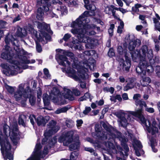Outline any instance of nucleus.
<instances>
[{"mask_svg": "<svg viewBox=\"0 0 160 160\" xmlns=\"http://www.w3.org/2000/svg\"><path fill=\"white\" fill-rule=\"evenodd\" d=\"M103 128L106 130V132L101 131L102 128L98 125H96L95 130L96 135L98 139L104 140L107 139H110L117 138L121 141V144L124 150V153L121 147L119 146H117V149L114 147L112 143L110 142L105 143L107 147L109 148L108 152L112 158H116L117 160H126L125 158L128 155L129 148L126 144L127 139L122 136L121 133L119 132L116 131L111 126L103 123L102 124Z\"/></svg>", "mask_w": 160, "mask_h": 160, "instance_id": "nucleus-1", "label": "nucleus"}, {"mask_svg": "<svg viewBox=\"0 0 160 160\" xmlns=\"http://www.w3.org/2000/svg\"><path fill=\"white\" fill-rule=\"evenodd\" d=\"M16 52L17 56L13 55L11 48L7 45L5 46L4 52L1 54L2 58L6 59L12 64L10 67L5 64H1L2 67L4 69L3 72L7 75H15L18 73H21L22 72V69L29 68L28 66L25 64L33 63L35 62V60L32 59L30 61L23 56L26 55L27 52L23 49H19Z\"/></svg>", "mask_w": 160, "mask_h": 160, "instance_id": "nucleus-2", "label": "nucleus"}, {"mask_svg": "<svg viewBox=\"0 0 160 160\" xmlns=\"http://www.w3.org/2000/svg\"><path fill=\"white\" fill-rule=\"evenodd\" d=\"M89 15V12L85 11L78 18L72 22L70 26L72 28L71 30V32L77 36L79 41L85 43L86 48H92L96 42L97 40L86 36V34L93 35L96 33L93 30H90L95 28V25H90L88 24L90 22Z\"/></svg>", "mask_w": 160, "mask_h": 160, "instance_id": "nucleus-3", "label": "nucleus"}, {"mask_svg": "<svg viewBox=\"0 0 160 160\" xmlns=\"http://www.w3.org/2000/svg\"><path fill=\"white\" fill-rule=\"evenodd\" d=\"M135 103L137 106H139L140 108L136 111H130L132 115L139 119L142 124L149 133L154 135L158 132V129L157 127L156 122L154 118H151L146 120L142 114L143 107H146L147 105L145 101L142 100H137Z\"/></svg>", "mask_w": 160, "mask_h": 160, "instance_id": "nucleus-4", "label": "nucleus"}, {"mask_svg": "<svg viewBox=\"0 0 160 160\" xmlns=\"http://www.w3.org/2000/svg\"><path fill=\"white\" fill-rule=\"evenodd\" d=\"M25 83H21L18 87L17 91L14 92V97L17 101H20L23 105L26 102L29 98L30 103L32 105H33L36 101V98L31 96V90L29 87L25 88Z\"/></svg>", "mask_w": 160, "mask_h": 160, "instance_id": "nucleus-5", "label": "nucleus"}, {"mask_svg": "<svg viewBox=\"0 0 160 160\" xmlns=\"http://www.w3.org/2000/svg\"><path fill=\"white\" fill-rule=\"evenodd\" d=\"M88 62V63H84V67L82 68L81 70L78 71V73H77L73 68H65L66 72L67 75L76 81L79 80L80 78L85 79L87 76V74L86 72L88 71V68L91 70H93L95 66V60L93 59H89Z\"/></svg>", "mask_w": 160, "mask_h": 160, "instance_id": "nucleus-6", "label": "nucleus"}, {"mask_svg": "<svg viewBox=\"0 0 160 160\" xmlns=\"http://www.w3.org/2000/svg\"><path fill=\"white\" fill-rule=\"evenodd\" d=\"M76 132L75 131H70L65 132L59 138L58 141L62 142L64 146H68L70 143H72L69 146L71 151L77 149L80 146L78 138L77 137L76 140H73V136Z\"/></svg>", "mask_w": 160, "mask_h": 160, "instance_id": "nucleus-7", "label": "nucleus"}, {"mask_svg": "<svg viewBox=\"0 0 160 160\" xmlns=\"http://www.w3.org/2000/svg\"><path fill=\"white\" fill-rule=\"evenodd\" d=\"M0 144L1 150L4 158L9 160H13V155L10 152L11 147L7 138L6 137L4 139L0 137Z\"/></svg>", "mask_w": 160, "mask_h": 160, "instance_id": "nucleus-8", "label": "nucleus"}, {"mask_svg": "<svg viewBox=\"0 0 160 160\" xmlns=\"http://www.w3.org/2000/svg\"><path fill=\"white\" fill-rule=\"evenodd\" d=\"M132 58L136 59L139 57L140 60H145V58L147 56L148 58L152 57V50H148V47L146 45L143 46L139 53L138 51H133L131 53Z\"/></svg>", "mask_w": 160, "mask_h": 160, "instance_id": "nucleus-9", "label": "nucleus"}, {"mask_svg": "<svg viewBox=\"0 0 160 160\" xmlns=\"http://www.w3.org/2000/svg\"><path fill=\"white\" fill-rule=\"evenodd\" d=\"M131 111H126V112L123 111H120L116 112L115 115L119 118V125L125 127L132 121V115L130 113Z\"/></svg>", "mask_w": 160, "mask_h": 160, "instance_id": "nucleus-10", "label": "nucleus"}, {"mask_svg": "<svg viewBox=\"0 0 160 160\" xmlns=\"http://www.w3.org/2000/svg\"><path fill=\"white\" fill-rule=\"evenodd\" d=\"M59 127L56 125V122L52 120L49 123V127L46 130L44 135L45 138L42 141V144H45L48 140V137L57 132L59 129Z\"/></svg>", "mask_w": 160, "mask_h": 160, "instance_id": "nucleus-11", "label": "nucleus"}, {"mask_svg": "<svg viewBox=\"0 0 160 160\" xmlns=\"http://www.w3.org/2000/svg\"><path fill=\"white\" fill-rule=\"evenodd\" d=\"M41 146L40 144H36L33 153L30 158L27 160H40L48 154V149L47 147L44 148L43 152H41L40 149Z\"/></svg>", "mask_w": 160, "mask_h": 160, "instance_id": "nucleus-12", "label": "nucleus"}, {"mask_svg": "<svg viewBox=\"0 0 160 160\" xmlns=\"http://www.w3.org/2000/svg\"><path fill=\"white\" fill-rule=\"evenodd\" d=\"M51 98L53 102L59 105H62L66 103L62 98V94L59 90L56 88H53L50 95Z\"/></svg>", "mask_w": 160, "mask_h": 160, "instance_id": "nucleus-13", "label": "nucleus"}, {"mask_svg": "<svg viewBox=\"0 0 160 160\" xmlns=\"http://www.w3.org/2000/svg\"><path fill=\"white\" fill-rule=\"evenodd\" d=\"M59 52L64 54L60 55L59 56L58 62L59 64L65 67H68L69 66L70 62L65 56L72 57H73V54L72 52L61 49L59 50Z\"/></svg>", "mask_w": 160, "mask_h": 160, "instance_id": "nucleus-14", "label": "nucleus"}, {"mask_svg": "<svg viewBox=\"0 0 160 160\" xmlns=\"http://www.w3.org/2000/svg\"><path fill=\"white\" fill-rule=\"evenodd\" d=\"M8 126L5 125L4 127L3 131L6 134V137L9 135L12 141L15 144L17 142V140L19 138V135L17 128L15 127L12 131L8 129L7 130L6 129L9 128Z\"/></svg>", "mask_w": 160, "mask_h": 160, "instance_id": "nucleus-15", "label": "nucleus"}, {"mask_svg": "<svg viewBox=\"0 0 160 160\" xmlns=\"http://www.w3.org/2000/svg\"><path fill=\"white\" fill-rule=\"evenodd\" d=\"M37 24L38 27L40 32V34L42 36L41 37V40L44 38L46 39H49L50 38V36L45 31L48 28V25L43 22L42 23L38 22Z\"/></svg>", "mask_w": 160, "mask_h": 160, "instance_id": "nucleus-16", "label": "nucleus"}, {"mask_svg": "<svg viewBox=\"0 0 160 160\" xmlns=\"http://www.w3.org/2000/svg\"><path fill=\"white\" fill-rule=\"evenodd\" d=\"M146 66L147 61L140 60L139 65L136 68V70L137 73L140 74L141 77H142L146 74L145 69Z\"/></svg>", "mask_w": 160, "mask_h": 160, "instance_id": "nucleus-17", "label": "nucleus"}, {"mask_svg": "<svg viewBox=\"0 0 160 160\" xmlns=\"http://www.w3.org/2000/svg\"><path fill=\"white\" fill-rule=\"evenodd\" d=\"M26 29L29 32V33L31 34L33 38L34 39H37L39 41L41 40V37L42 36L40 33H38V34L37 32L34 29L32 25L28 24Z\"/></svg>", "mask_w": 160, "mask_h": 160, "instance_id": "nucleus-18", "label": "nucleus"}, {"mask_svg": "<svg viewBox=\"0 0 160 160\" xmlns=\"http://www.w3.org/2000/svg\"><path fill=\"white\" fill-rule=\"evenodd\" d=\"M136 155L139 157L144 153V151L141 149L142 146L140 142L138 140H134L133 144Z\"/></svg>", "mask_w": 160, "mask_h": 160, "instance_id": "nucleus-19", "label": "nucleus"}, {"mask_svg": "<svg viewBox=\"0 0 160 160\" xmlns=\"http://www.w3.org/2000/svg\"><path fill=\"white\" fill-rule=\"evenodd\" d=\"M124 53H125V60L124 61L123 59H120V62L123 64L122 68L123 70L128 71L129 70L131 66V61L130 59L127 56V54L125 53V51Z\"/></svg>", "mask_w": 160, "mask_h": 160, "instance_id": "nucleus-20", "label": "nucleus"}, {"mask_svg": "<svg viewBox=\"0 0 160 160\" xmlns=\"http://www.w3.org/2000/svg\"><path fill=\"white\" fill-rule=\"evenodd\" d=\"M49 0H41L40 1H37V5L40 6L44 9V10L46 12L48 11L50 9V4L48 3Z\"/></svg>", "mask_w": 160, "mask_h": 160, "instance_id": "nucleus-21", "label": "nucleus"}, {"mask_svg": "<svg viewBox=\"0 0 160 160\" xmlns=\"http://www.w3.org/2000/svg\"><path fill=\"white\" fill-rule=\"evenodd\" d=\"M62 98H64L68 99L70 100H72L73 99V98L72 96V92L69 89L67 88H63V91L62 92Z\"/></svg>", "mask_w": 160, "mask_h": 160, "instance_id": "nucleus-22", "label": "nucleus"}, {"mask_svg": "<svg viewBox=\"0 0 160 160\" xmlns=\"http://www.w3.org/2000/svg\"><path fill=\"white\" fill-rule=\"evenodd\" d=\"M141 44V42L139 39H136L134 41H130L128 48L130 51L134 50L136 47H138Z\"/></svg>", "mask_w": 160, "mask_h": 160, "instance_id": "nucleus-23", "label": "nucleus"}, {"mask_svg": "<svg viewBox=\"0 0 160 160\" xmlns=\"http://www.w3.org/2000/svg\"><path fill=\"white\" fill-rule=\"evenodd\" d=\"M49 119V117L46 116L43 118L42 116L38 117L37 119V122L38 125L44 126Z\"/></svg>", "mask_w": 160, "mask_h": 160, "instance_id": "nucleus-24", "label": "nucleus"}, {"mask_svg": "<svg viewBox=\"0 0 160 160\" xmlns=\"http://www.w3.org/2000/svg\"><path fill=\"white\" fill-rule=\"evenodd\" d=\"M58 8H57L58 11H60L62 15L66 14L68 12L67 9L66 7L63 4H62V3L59 1L58 3Z\"/></svg>", "mask_w": 160, "mask_h": 160, "instance_id": "nucleus-25", "label": "nucleus"}, {"mask_svg": "<svg viewBox=\"0 0 160 160\" xmlns=\"http://www.w3.org/2000/svg\"><path fill=\"white\" fill-rule=\"evenodd\" d=\"M16 34L19 37H22L27 35V32L26 28L23 29L20 27H18L17 28Z\"/></svg>", "mask_w": 160, "mask_h": 160, "instance_id": "nucleus-26", "label": "nucleus"}, {"mask_svg": "<svg viewBox=\"0 0 160 160\" xmlns=\"http://www.w3.org/2000/svg\"><path fill=\"white\" fill-rule=\"evenodd\" d=\"M43 8L40 7L38 8L37 10V13L36 14V18L39 20H42L43 18L44 13L43 12Z\"/></svg>", "mask_w": 160, "mask_h": 160, "instance_id": "nucleus-27", "label": "nucleus"}, {"mask_svg": "<svg viewBox=\"0 0 160 160\" xmlns=\"http://www.w3.org/2000/svg\"><path fill=\"white\" fill-rule=\"evenodd\" d=\"M70 108L69 106L64 107L61 108H59L55 111V113L57 114H59L61 113H65Z\"/></svg>", "mask_w": 160, "mask_h": 160, "instance_id": "nucleus-28", "label": "nucleus"}, {"mask_svg": "<svg viewBox=\"0 0 160 160\" xmlns=\"http://www.w3.org/2000/svg\"><path fill=\"white\" fill-rule=\"evenodd\" d=\"M150 78L148 77H145L143 78L140 81L141 85L143 87L146 86L151 82Z\"/></svg>", "mask_w": 160, "mask_h": 160, "instance_id": "nucleus-29", "label": "nucleus"}, {"mask_svg": "<svg viewBox=\"0 0 160 160\" xmlns=\"http://www.w3.org/2000/svg\"><path fill=\"white\" fill-rule=\"evenodd\" d=\"M135 85V83L133 79L130 80L127 85L124 88L123 90L124 91H127L129 89L133 88Z\"/></svg>", "mask_w": 160, "mask_h": 160, "instance_id": "nucleus-30", "label": "nucleus"}, {"mask_svg": "<svg viewBox=\"0 0 160 160\" xmlns=\"http://www.w3.org/2000/svg\"><path fill=\"white\" fill-rule=\"evenodd\" d=\"M48 95L46 93L43 94V99L44 103L45 106H48L49 104V100Z\"/></svg>", "mask_w": 160, "mask_h": 160, "instance_id": "nucleus-31", "label": "nucleus"}, {"mask_svg": "<svg viewBox=\"0 0 160 160\" xmlns=\"http://www.w3.org/2000/svg\"><path fill=\"white\" fill-rule=\"evenodd\" d=\"M124 23L123 21H121L120 25L118 26L117 30V32L118 33L121 34L122 32V30L124 27Z\"/></svg>", "mask_w": 160, "mask_h": 160, "instance_id": "nucleus-32", "label": "nucleus"}, {"mask_svg": "<svg viewBox=\"0 0 160 160\" xmlns=\"http://www.w3.org/2000/svg\"><path fill=\"white\" fill-rule=\"evenodd\" d=\"M114 6L112 5L110 6H107L105 8L104 11L106 13L108 14H110L111 13V12L113 10V7Z\"/></svg>", "mask_w": 160, "mask_h": 160, "instance_id": "nucleus-33", "label": "nucleus"}, {"mask_svg": "<svg viewBox=\"0 0 160 160\" xmlns=\"http://www.w3.org/2000/svg\"><path fill=\"white\" fill-rule=\"evenodd\" d=\"M96 52L95 51L93 50H91L89 51H87L84 52L83 54L85 56H89L93 55L95 54Z\"/></svg>", "mask_w": 160, "mask_h": 160, "instance_id": "nucleus-34", "label": "nucleus"}, {"mask_svg": "<svg viewBox=\"0 0 160 160\" xmlns=\"http://www.w3.org/2000/svg\"><path fill=\"white\" fill-rule=\"evenodd\" d=\"M90 98V95L89 93L87 92L85 94L84 96L79 99V101H82L83 100H86Z\"/></svg>", "mask_w": 160, "mask_h": 160, "instance_id": "nucleus-35", "label": "nucleus"}, {"mask_svg": "<svg viewBox=\"0 0 160 160\" xmlns=\"http://www.w3.org/2000/svg\"><path fill=\"white\" fill-rule=\"evenodd\" d=\"M85 8L88 10L91 11H94L96 10V7L93 4H90L88 5H86Z\"/></svg>", "mask_w": 160, "mask_h": 160, "instance_id": "nucleus-36", "label": "nucleus"}, {"mask_svg": "<svg viewBox=\"0 0 160 160\" xmlns=\"http://www.w3.org/2000/svg\"><path fill=\"white\" fill-rule=\"evenodd\" d=\"M145 71L146 72V71L148 72H151L153 71V69L152 67L148 65L147 62V66L145 68Z\"/></svg>", "mask_w": 160, "mask_h": 160, "instance_id": "nucleus-37", "label": "nucleus"}, {"mask_svg": "<svg viewBox=\"0 0 160 160\" xmlns=\"http://www.w3.org/2000/svg\"><path fill=\"white\" fill-rule=\"evenodd\" d=\"M5 87L7 90L10 93H12L14 91V89L12 87L8 85L6 83H5Z\"/></svg>", "mask_w": 160, "mask_h": 160, "instance_id": "nucleus-38", "label": "nucleus"}, {"mask_svg": "<svg viewBox=\"0 0 160 160\" xmlns=\"http://www.w3.org/2000/svg\"><path fill=\"white\" fill-rule=\"evenodd\" d=\"M78 155V153L76 152H72L70 156V159L71 160H74L76 159L77 158Z\"/></svg>", "mask_w": 160, "mask_h": 160, "instance_id": "nucleus-39", "label": "nucleus"}, {"mask_svg": "<svg viewBox=\"0 0 160 160\" xmlns=\"http://www.w3.org/2000/svg\"><path fill=\"white\" fill-rule=\"evenodd\" d=\"M73 47L75 49H78L81 51L83 49V47L80 44H78L77 45H75L73 46Z\"/></svg>", "mask_w": 160, "mask_h": 160, "instance_id": "nucleus-40", "label": "nucleus"}, {"mask_svg": "<svg viewBox=\"0 0 160 160\" xmlns=\"http://www.w3.org/2000/svg\"><path fill=\"white\" fill-rule=\"evenodd\" d=\"M104 90L108 92H110L112 94L114 91V89L113 88L111 87L110 88L106 87L104 88Z\"/></svg>", "mask_w": 160, "mask_h": 160, "instance_id": "nucleus-41", "label": "nucleus"}, {"mask_svg": "<svg viewBox=\"0 0 160 160\" xmlns=\"http://www.w3.org/2000/svg\"><path fill=\"white\" fill-rule=\"evenodd\" d=\"M57 139L56 137H54L48 143V144L50 147L53 145L57 142Z\"/></svg>", "mask_w": 160, "mask_h": 160, "instance_id": "nucleus-42", "label": "nucleus"}, {"mask_svg": "<svg viewBox=\"0 0 160 160\" xmlns=\"http://www.w3.org/2000/svg\"><path fill=\"white\" fill-rule=\"evenodd\" d=\"M44 74L47 78H49L51 76L50 75L49 73L48 70L46 68H44L43 69Z\"/></svg>", "mask_w": 160, "mask_h": 160, "instance_id": "nucleus-43", "label": "nucleus"}, {"mask_svg": "<svg viewBox=\"0 0 160 160\" xmlns=\"http://www.w3.org/2000/svg\"><path fill=\"white\" fill-rule=\"evenodd\" d=\"M29 119L30 122L32 125H34L35 120L37 122V119H36L34 115H30L29 117Z\"/></svg>", "mask_w": 160, "mask_h": 160, "instance_id": "nucleus-44", "label": "nucleus"}, {"mask_svg": "<svg viewBox=\"0 0 160 160\" xmlns=\"http://www.w3.org/2000/svg\"><path fill=\"white\" fill-rule=\"evenodd\" d=\"M22 116H20L19 118L18 123L19 124L22 125L23 126H25V123L23 119H22Z\"/></svg>", "mask_w": 160, "mask_h": 160, "instance_id": "nucleus-45", "label": "nucleus"}, {"mask_svg": "<svg viewBox=\"0 0 160 160\" xmlns=\"http://www.w3.org/2000/svg\"><path fill=\"white\" fill-rule=\"evenodd\" d=\"M141 95L137 93L134 94L133 99L134 100L135 102H136V101L137 100H140V99H139V98H141Z\"/></svg>", "mask_w": 160, "mask_h": 160, "instance_id": "nucleus-46", "label": "nucleus"}, {"mask_svg": "<svg viewBox=\"0 0 160 160\" xmlns=\"http://www.w3.org/2000/svg\"><path fill=\"white\" fill-rule=\"evenodd\" d=\"M36 49L37 51L39 52L42 51V48L41 47V46L40 45V44L38 43V42H36Z\"/></svg>", "mask_w": 160, "mask_h": 160, "instance_id": "nucleus-47", "label": "nucleus"}, {"mask_svg": "<svg viewBox=\"0 0 160 160\" xmlns=\"http://www.w3.org/2000/svg\"><path fill=\"white\" fill-rule=\"evenodd\" d=\"M91 109L90 107H86L85 110L83 111V113L86 115L91 110Z\"/></svg>", "mask_w": 160, "mask_h": 160, "instance_id": "nucleus-48", "label": "nucleus"}, {"mask_svg": "<svg viewBox=\"0 0 160 160\" xmlns=\"http://www.w3.org/2000/svg\"><path fill=\"white\" fill-rule=\"evenodd\" d=\"M141 5L140 4H136L135 5L134 7H132V10L135 12H137L138 11V8L141 7Z\"/></svg>", "mask_w": 160, "mask_h": 160, "instance_id": "nucleus-49", "label": "nucleus"}, {"mask_svg": "<svg viewBox=\"0 0 160 160\" xmlns=\"http://www.w3.org/2000/svg\"><path fill=\"white\" fill-rule=\"evenodd\" d=\"M71 37V35L70 34L68 33H66L65 34L64 36L63 39L65 41H67L70 37Z\"/></svg>", "mask_w": 160, "mask_h": 160, "instance_id": "nucleus-50", "label": "nucleus"}, {"mask_svg": "<svg viewBox=\"0 0 160 160\" xmlns=\"http://www.w3.org/2000/svg\"><path fill=\"white\" fill-rule=\"evenodd\" d=\"M145 108H146L145 110L149 113H152L154 112V109L153 108H147V107Z\"/></svg>", "mask_w": 160, "mask_h": 160, "instance_id": "nucleus-51", "label": "nucleus"}, {"mask_svg": "<svg viewBox=\"0 0 160 160\" xmlns=\"http://www.w3.org/2000/svg\"><path fill=\"white\" fill-rule=\"evenodd\" d=\"M42 95V91L41 89L39 88L37 93V97L38 98V101H39L40 100V98L41 97Z\"/></svg>", "mask_w": 160, "mask_h": 160, "instance_id": "nucleus-52", "label": "nucleus"}, {"mask_svg": "<svg viewBox=\"0 0 160 160\" xmlns=\"http://www.w3.org/2000/svg\"><path fill=\"white\" fill-rule=\"evenodd\" d=\"M72 90L73 93L75 95L78 96L80 95V92L79 90L75 89H73Z\"/></svg>", "mask_w": 160, "mask_h": 160, "instance_id": "nucleus-53", "label": "nucleus"}, {"mask_svg": "<svg viewBox=\"0 0 160 160\" xmlns=\"http://www.w3.org/2000/svg\"><path fill=\"white\" fill-rule=\"evenodd\" d=\"M118 51L119 53L121 55L123 54V49L121 46H118Z\"/></svg>", "mask_w": 160, "mask_h": 160, "instance_id": "nucleus-54", "label": "nucleus"}, {"mask_svg": "<svg viewBox=\"0 0 160 160\" xmlns=\"http://www.w3.org/2000/svg\"><path fill=\"white\" fill-rule=\"evenodd\" d=\"M155 27L156 29L160 31V22H158L155 24Z\"/></svg>", "mask_w": 160, "mask_h": 160, "instance_id": "nucleus-55", "label": "nucleus"}, {"mask_svg": "<svg viewBox=\"0 0 160 160\" xmlns=\"http://www.w3.org/2000/svg\"><path fill=\"white\" fill-rule=\"evenodd\" d=\"M96 102L97 103L98 105L101 106L104 104V101L102 99H101L99 101H97Z\"/></svg>", "mask_w": 160, "mask_h": 160, "instance_id": "nucleus-56", "label": "nucleus"}, {"mask_svg": "<svg viewBox=\"0 0 160 160\" xmlns=\"http://www.w3.org/2000/svg\"><path fill=\"white\" fill-rule=\"evenodd\" d=\"M117 2L118 5L121 7L123 6V3L121 0H116Z\"/></svg>", "mask_w": 160, "mask_h": 160, "instance_id": "nucleus-57", "label": "nucleus"}, {"mask_svg": "<svg viewBox=\"0 0 160 160\" xmlns=\"http://www.w3.org/2000/svg\"><path fill=\"white\" fill-rule=\"evenodd\" d=\"M108 54L110 57L114 55V53L112 50H110L108 52Z\"/></svg>", "mask_w": 160, "mask_h": 160, "instance_id": "nucleus-58", "label": "nucleus"}, {"mask_svg": "<svg viewBox=\"0 0 160 160\" xmlns=\"http://www.w3.org/2000/svg\"><path fill=\"white\" fill-rule=\"evenodd\" d=\"M122 97L124 100H127L128 99V94L126 93H123L122 95Z\"/></svg>", "mask_w": 160, "mask_h": 160, "instance_id": "nucleus-59", "label": "nucleus"}, {"mask_svg": "<svg viewBox=\"0 0 160 160\" xmlns=\"http://www.w3.org/2000/svg\"><path fill=\"white\" fill-rule=\"evenodd\" d=\"M125 2L127 6H129V4L132 2L130 0H122Z\"/></svg>", "mask_w": 160, "mask_h": 160, "instance_id": "nucleus-60", "label": "nucleus"}, {"mask_svg": "<svg viewBox=\"0 0 160 160\" xmlns=\"http://www.w3.org/2000/svg\"><path fill=\"white\" fill-rule=\"evenodd\" d=\"M82 121L81 120H78L77 121V127H79L81 125L82 123Z\"/></svg>", "mask_w": 160, "mask_h": 160, "instance_id": "nucleus-61", "label": "nucleus"}, {"mask_svg": "<svg viewBox=\"0 0 160 160\" xmlns=\"http://www.w3.org/2000/svg\"><path fill=\"white\" fill-rule=\"evenodd\" d=\"M20 19V16L18 15L14 18L13 21V22H14L16 21L19 20Z\"/></svg>", "mask_w": 160, "mask_h": 160, "instance_id": "nucleus-62", "label": "nucleus"}, {"mask_svg": "<svg viewBox=\"0 0 160 160\" xmlns=\"http://www.w3.org/2000/svg\"><path fill=\"white\" fill-rule=\"evenodd\" d=\"M49 16L52 18L55 17L56 18L58 17V16L57 15L52 12H50L49 13Z\"/></svg>", "mask_w": 160, "mask_h": 160, "instance_id": "nucleus-63", "label": "nucleus"}, {"mask_svg": "<svg viewBox=\"0 0 160 160\" xmlns=\"http://www.w3.org/2000/svg\"><path fill=\"white\" fill-rule=\"evenodd\" d=\"M120 82L122 83H123L125 81L124 78L122 76H120L119 77Z\"/></svg>", "mask_w": 160, "mask_h": 160, "instance_id": "nucleus-64", "label": "nucleus"}]
</instances>
